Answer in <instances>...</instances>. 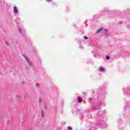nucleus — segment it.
Here are the masks:
<instances>
[{
    "instance_id": "obj_1",
    "label": "nucleus",
    "mask_w": 130,
    "mask_h": 130,
    "mask_svg": "<svg viewBox=\"0 0 130 130\" xmlns=\"http://www.w3.org/2000/svg\"><path fill=\"white\" fill-rule=\"evenodd\" d=\"M14 12L16 14H18V13H19V11H18V9L17 8V7H15L14 8Z\"/></svg>"
},
{
    "instance_id": "obj_2",
    "label": "nucleus",
    "mask_w": 130,
    "mask_h": 130,
    "mask_svg": "<svg viewBox=\"0 0 130 130\" xmlns=\"http://www.w3.org/2000/svg\"><path fill=\"white\" fill-rule=\"evenodd\" d=\"M78 101L79 103H81V102H82V101H83V99H82V98L81 97H78Z\"/></svg>"
},
{
    "instance_id": "obj_3",
    "label": "nucleus",
    "mask_w": 130,
    "mask_h": 130,
    "mask_svg": "<svg viewBox=\"0 0 130 130\" xmlns=\"http://www.w3.org/2000/svg\"><path fill=\"white\" fill-rule=\"evenodd\" d=\"M104 70V69L103 68H100L99 69V72H103V71Z\"/></svg>"
},
{
    "instance_id": "obj_4",
    "label": "nucleus",
    "mask_w": 130,
    "mask_h": 130,
    "mask_svg": "<svg viewBox=\"0 0 130 130\" xmlns=\"http://www.w3.org/2000/svg\"><path fill=\"white\" fill-rule=\"evenodd\" d=\"M103 29V28H100V29H99V30L96 31V34L99 33V32L102 31Z\"/></svg>"
},
{
    "instance_id": "obj_5",
    "label": "nucleus",
    "mask_w": 130,
    "mask_h": 130,
    "mask_svg": "<svg viewBox=\"0 0 130 130\" xmlns=\"http://www.w3.org/2000/svg\"><path fill=\"white\" fill-rule=\"evenodd\" d=\"M110 58V57L109 56H106V59L108 60Z\"/></svg>"
},
{
    "instance_id": "obj_6",
    "label": "nucleus",
    "mask_w": 130,
    "mask_h": 130,
    "mask_svg": "<svg viewBox=\"0 0 130 130\" xmlns=\"http://www.w3.org/2000/svg\"><path fill=\"white\" fill-rule=\"evenodd\" d=\"M67 129H68V130H72V128L69 126V127H67Z\"/></svg>"
},
{
    "instance_id": "obj_7",
    "label": "nucleus",
    "mask_w": 130,
    "mask_h": 130,
    "mask_svg": "<svg viewBox=\"0 0 130 130\" xmlns=\"http://www.w3.org/2000/svg\"><path fill=\"white\" fill-rule=\"evenodd\" d=\"M84 39H85L86 40L87 39H88V37H87L86 36H85L84 37Z\"/></svg>"
},
{
    "instance_id": "obj_8",
    "label": "nucleus",
    "mask_w": 130,
    "mask_h": 130,
    "mask_svg": "<svg viewBox=\"0 0 130 130\" xmlns=\"http://www.w3.org/2000/svg\"><path fill=\"white\" fill-rule=\"evenodd\" d=\"M47 2H48L49 3H50V2H51L52 0H46Z\"/></svg>"
},
{
    "instance_id": "obj_9",
    "label": "nucleus",
    "mask_w": 130,
    "mask_h": 130,
    "mask_svg": "<svg viewBox=\"0 0 130 130\" xmlns=\"http://www.w3.org/2000/svg\"><path fill=\"white\" fill-rule=\"evenodd\" d=\"M26 61H28V59L27 58H26Z\"/></svg>"
}]
</instances>
